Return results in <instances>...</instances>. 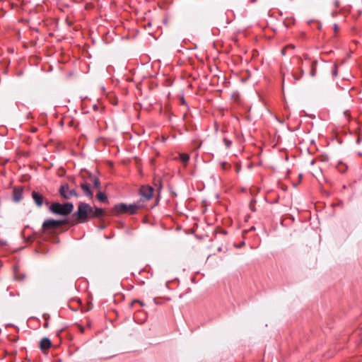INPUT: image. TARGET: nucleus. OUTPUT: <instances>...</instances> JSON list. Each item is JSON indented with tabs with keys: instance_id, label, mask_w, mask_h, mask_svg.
<instances>
[{
	"instance_id": "nucleus-1",
	"label": "nucleus",
	"mask_w": 362,
	"mask_h": 362,
	"mask_svg": "<svg viewBox=\"0 0 362 362\" xmlns=\"http://www.w3.org/2000/svg\"><path fill=\"white\" fill-rule=\"evenodd\" d=\"M93 211V208L88 204L81 203L78 205V210L73 214L80 223H84L87 221L88 214Z\"/></svg>"
},
{
	"instance_id": "nucleus-2",
	"label": "nucleus",
	"mask_w": 362,
	"mask_h": 362,
	"mask_svg": "<svg viewBox=\"0 0 362 362\" xmlns=\"http://www.w3.org/2000/svg\"><path fill=\"white\" fill-rule=\"evenodd\" d=\"M74 209V205L71 203H65L61 204L59 203H53L50 206V211L56 214L62 216H66L69 214Z\"/></svg>"
},
{
	"instance_id": "nucleus-3",
	"label": "nucleus",
	"mask_w": 362,
	"mask_h": 362,
	"mask_svg": "<svg viewBox=\"0 0 362 362\" xmlns=\"http://www.w3.org/2000/svg\"><path fill=\"white\" fill-rule=\"evenodd\" d=\"M66 223H67L66 220L56 221L53 219H48L43 223L42 228L44 230H51L53 229H56Z\"/></svg>"
},
{
	"instance_id": "nucleus-4",
	"label": "nucleus",
	"mask_w": 362,
	"mask_h": 362,
	"mask_svg": "<svg viewBox=\"0 0 362 362\" xmlns=\"http://www.w3.org/2000/svg\"><path fill=\"white\" fill-rule=\"evenodd\" d=\"M138 208V206L136 204L127 205L125 204H119L115 206L114 210L117 213H128L133 214L136 213Z\"/></svg>"
},
{
	"instance_id": "nucleus-5",
	"label": "nucleus",
	"mask_w": 362,
	"mask_h": 362,
	"mask_svg": "<svg viewBox=\"0 0 362 362\" xmlns=\"http://www.w3.org/2000/svg\"><path fill=\"white\" fill-rule=\"evenodd\" d=\"M60 194L66 199H69L73 197H78V194L74 189H70L68 185H63L59 189Z\"/></svg>"
},
{
	"instance_id": "nucleus-6",
	"label": "nucleus",
	"mask_w": 362,
	"mask_h": 362,
	"mask_svg": "<svg viewBox=\"0 0 362 362\" xmlns=\"http://www.w3.org/2000/svg\"><path fill=\"white\" fill-rule=\"evenodd\" d=\"M153 189L151 187L143 186L140 189L141 195L146 199H150L153 196Z\"/></svg>"
},
{
	"instance_id": "nucleus-7",
	"label": "nucleus",
	"mask_w": 362,
	"mask_h": 362,
	"mask_svg": "<svg viewBox=\"0 0 362 362\" xmlns=\"http://www.w3.org/2000/svg\"><path fill=\"white\" fill-rule=\"evenodd\" d=\"M23 189L21 187H16L13 192V199L16 202H18L22 199Z\"/></svg>"
},
{
	"instance_id": "nucleus-8",
	"label": "nucleus",
	"mask_w": 362,
	"mask_h": 362,
	"mask_svg": "<svg viewBox=\"0 0 362 362\" xmlns=\"http://www.w3.org/2000/svg\"><path fill=\"white\" fill-rule=\"evenodd\" d=\"M32 197L34 199L37 206H41L43 204V197L40 194L33 191L32 193Z\"/></svg>"
},
{
	"instance_id": "nucleus-9",
	"label": "nucleus",
	"mask_w": 362,
	"mask_h": 362,
	"mask_svg": "<svg viewBox=\"0 0 362 362\" xmlns=\"http://www.w3.org/2000/svg\"><path fill=\"white\" fill-rule=\"evenodd\" d=\"M51 346V341L48 338H43L40 343V346L42 350H45Z\"/></svg>"
},
{
	"instance_id": "nucleus-10",
	"label": "nucleus",
	"mask_w": 362,
	"mask_h": 362,
	"mask_svg": "<svg viewBox=\"0 0 362 362\" xmlns=\"http://www.w3.org/2000/svg\"><path fill=\"white\" fill-rule=\"evenodd\" d=\"M81 189L83 190V192H85V194L89 197H93V192H91V190L90 189V186L88 184H86V183H82L81 185Z\"/></svg>"
},
{
	"instance_id": "nucleus-11",
	"label": "nucleus",
	"mask_w": 362,
	"mask_h": 362,
	"mask_svg": "<svg viewBox=\"0 0 362 362\" xmlns=\"http://www.w3.org/2000/svg\"><path fill=\"white\" fill-rule=\"evenodd\" d=\"M93 217H100L103 215V210L100 208H95V210L93 209L91 214Z\"/></svg>"
},
{
	"instance_id": "nucleus-12",
	"label": "nucleus",
	"mask_w": 362,
	"mask_h": 362,
	"mask_svg": "<svg viewBox=\"0 0 362 362\" xmlns=\"http://www.w3.org/2000/svg\"><path fill=\"white\" fill-rule=\"evenodd\" d=\"M180 158L183 163L186 164L189 159V156L187 153H180Z\"/></svg>"
},
{
	"instance_id": "nucleus-13",
	"label": "nucleus",
	"mask_w": 362,
	"mask_h": 362,
	"mask_svg": "<svg viewBox=\"0 0 362 362\" xmlns=\"http://www.w3.org/2000/svg\"><path fill=\"white\" fill-rule=\"evenodd\" d=\"M97 199L100 202H105L107 201V197L106 195L103 192H99L97 194Z\"/></svg>"
},
{
	"instance_id": "nucleus-14",
	"label": "nucleus",
	"mask_w": 362,
	"mask_h": 362,
	"mask_svg": "<svg viewBox=\"0 0 362 362\" xmlns=\"http://www.w3.org/2000/svg\"><path fill=\"white\" fill-rule=\"evenodd\" d=\"M93 185H94L95 187L99 188L100 185L99 180L97 179V178H94V180H93Z\"/></svg>"
},
{
	"instance_id": "nucleus-15",
	"label": "nucleus",
	"mask_w": 362,
	"mask_h": 362,
	"mask_svg": "<svg viewBox=\"0 0 362 362\" xmlns=\"http://www.w3.org/2000/svg\"><path fill=\"white\" fill-rule=\"evenodd\" d=\"M223 142L225 143V145L227 148H229L231 145V141L226 138L223 139Z\"/></svg>"
},
{
	"instance_id": "nucleus-16",
	"label": "nucleus",
	"mask_w": 362,
	"mask_h": 362,
	"mask_svg": "<svg viewBox=\"0 0 362 362\" xmlns=\"http://www.w3.org/2000/svg\"><path fill=\"white\" fill-rule=\"evenodd\" d=\"M310 74L314 76L315 75V69L313 67Z\"/></svg>"
},
{
	"instance_id": "nucleus-17",
	"label": "nucleus",
	"mask_w": 362,
	"mask_h": 362,
	"mask_svg": "<svg viewBox=\"0 0 362 362\" xmlns=\"http://www.w3.org/2000/svg\"><path fill=\"white\" fill-rule=\"evenodd\" d=\"M334 32H337V30H338V27H337V25H334Z\"/></svg>"
},
{
	"instance_id": "nucleus-18",
	"label": "nucleus",
	"mask_w": 362,
	"mask_h": 362,
	"mask_svg": "<svg viewBox=\"0 0 362 362\" xmlns=\"http://www.w3.org/2000/svg\"><path fill=\"white\" fill-rule=\"evenodd\" d=\"M332 74H333L334 76H337V70H336V69L332 72Z\"/></svg>"
},
{
	"instance_id": "nucleus-19",
	"label": "nucleus",
	"mask_w": 362,
	"mask_h": 362,
	"mask_svg": "<svg viewBox=\"0 0 362 362\" xmlns=\"http://www.w3.org/2000/svg\"><path fill=\"white\" fill-rule=\"evenodd\" d=\"M136 302V303H139L141 305H143V303L139 301V300H135V301L133 302V303H134Z\"/></svg>"
},
{
	"instance_id": "nucleus-20",
	"label": "nucleus",
	"mask_w": 362,
	"mask_h": 362,
	"mask_svg": "<svg viewBox=\"0 0 362 362\" xmlns=\"http://www.w3.org/2000/svg\"><path fill=\"white\" fill-rule=\"evenodd\" d=\"M285 49H286V47L284 49H283L282 51H281V53H282L283 55L285 54Z\"/></svg>"
},
{
	"instance_id": "nucleus-21",
	"label": "nucleus",
	"mask_w": 362,
	"mask_h": 362,
	"mask_svg": "<svg viewBox=\"0 0 362 362\" xmlns=\"http://www.w3.org/2000/svg\"><path fill=\"white\" fill-rule=\"evenodd\" d=\"M80 329H81V332H83L84 329H83V327H80Z\"/></svg>"
},
{
	"instance_id": "nucleus-22",
	"label": "nucleus",
	"mask_w": 362,
	"mask_h": 362,
	"mask_svg": "<svg viewBox=\"0 0 362 362\" xmlns=\"http://www.w3.org/2000/svg\"><path fill=\"white\" fill-rule=\"evenodd\" d=\"M288 47H292V48H293V45H288ZM286 48H287V47H286Z\"/></svg>"
},
{
	"instance_id": "nucleus-23",
	"label": "nucleus",
	"mask_w": 362,
	"mask_h": 362,
	"mask_svg": "<svg viewBox=\"0 0 362 362\" xmlns=\"http://www.w3.org/2000/svg\"><path fill=\"white\" fill-rule=\"evenodd\" d=\"M314 163H315V161H314V160H313L311 161V164L313 165V164H314Z\"/></svg>"
}]
</instances>
